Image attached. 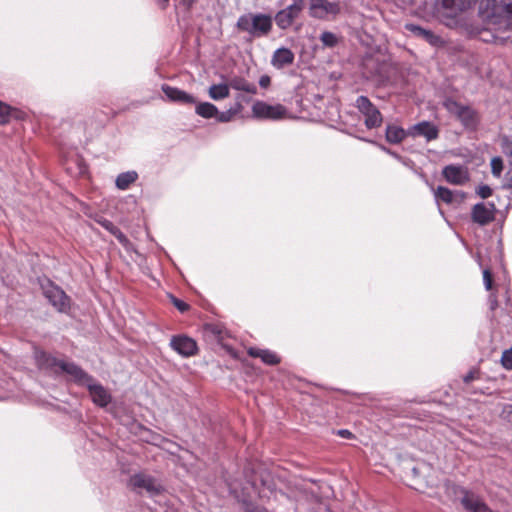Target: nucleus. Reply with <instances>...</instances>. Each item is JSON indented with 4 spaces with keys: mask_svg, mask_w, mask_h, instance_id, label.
Returning a JSON list of instances; mask_svg holds the SVG:
<instances>
[{
    "mask_svg": "<svg viewBox=\"0 0 512 512\" xmlns=\"http://www.w3.org/2000/svg\"><path fill=\"white\" fill-rule=\"evenodd\" d=\"M36 359L40 367H58L61 371L71 375L76 382L85 385L89 390L92 401L96 405L105 407L111 402L112 397L108 390L74 363L57 360L44 352H38Z\"/></svg>",
    "mask_w": 512,
    "mask_h": 512,
    "instance_id": "1",
    "label": "nucleus"
},
{
    "mask_svg": "<svg viewBox=\"0 0 512 512\" xmlns=\"http://www.w3.org/2000/svg\"><path fill=\"white\" fill-rule=\"evenodd\" d=\"M479 13L488 30H512V0H482Z\"/></svg>",
    "mask_w": 512,
    "mask_h": 512,
    "instance_id": "2",
    "label": "nucleus"
},
{
    "mask_svg": "<svg viewBox=\"0 0 512 512\" xmlns=\"http://www.w3.org/2000/svg\"><path fill=\"white\" fill-rule=\"evenodd\" d=\"M478 0H436L443 23L451 28L463 25V15L472 10Z\"/></svg>",
    "mask_w": 512,
    "mask_h": 512,
    "instance_id": "3",
    "label": "nucleus"
},
{
    "mask_svg": "<svg viewBox=\"0 0 512 512\" xmlns=\"http://www.w3.org/2000/svg\"><path fill=\"white\" fill-rule=\"evenodd\" d=\"M236 26L240 31L258 38L270 33L272 29V17L261 13H247L238 18Z\"/></svg>",
    "mask_w": 512,
    "mask_h": 512,
    "instance_id": "4",
    "label": "nucleus"
},
{
    "mask_svg": "<svg viewBox=\"0 0 512 512\" xmlns=\"http://www.w3.org/2000/svg\"><path fill=\"white\" fill-rule=\"evenodd\" d=\"M444 106L451 114L455 115L465 127L471 129L476 127L478 116L471 107L463 106L452 99L445 100Z\"/></svg>",
    "mask_w": 512,
    "mask_h": 512,
    "instance_id": "5",
    "label": "nucleus"
},
{
    "mask_svg": "<svg viewBox=\"0 0 512 512\" xmlns=\"http://www.w3.org/2000/svg\"><path fill=\"white\" fill-rule=\"evenodd\" d=\"M356 107L365 116V126L368 129L381 126L383 121L382 115L366 96H359L357 98Z\"/></svg>",
    "mask_w": 512,
    "mask_h": 512,
    "instance_id": "6",
    "label": "nucleus"
},
{
    "mask_svg": "<svg viewBox=\"0 0 512 512\" xmlns=\"http://www.w3.org/2000/svg\"><path fill=\"white\" fill-rule=\"evenodd\" d=\"M287 110L281 104L270 105L263 101H256L252 106V115L259 119L278 120L286 116Z\"/></svg>",
    "mask_w": 512,
    "mask_h": 512,
    "instance_id": "7",
    "label": "nucleus"
},
{
    "mask_svg": "<svg viewBox=\"0 0 512 512\" xmlns=\"http://www.w3.org/2000/svg\"><path fill=\"white\" fill-rule=\"evenodd\" d=\"M309 10L312 17L324 19L330 15H337L340 12V6L339 3L329 0H310Z\"/></svg>",
    "mask_w": 512,
    "mask_h": 512,
    "instance_id": "8",
    "label": "nucleus"
},
{
    "mask_svg": "<svg viewBox=\"0 0 512 512\" xmlns=\"http://www.w3.org/2000/svg\"><path fill=\"white\" fill-rule=\"evenodd\" d=\"M129 485L135 490H145L150 495L159 494L162 486L151 476L146 474H135L131 476Z\"/></svg>",
    "mask_w": 512,
    "mask_h": 512,
    "instance_id": "9",
    "label": "nucleus"
},
{
    "mask_svg": "<svg viewBox=\"0 0 512 512\" xmlns=\"http://www.w3.org/2000/svg\"><path fill=\"white\" fill-rule=\"evenodd\" d=\"M44 295L49 302L60 312H66L70 308V299L59 287L48 284L44 288Z\"/></svg>",
    "mask_w": 512,
    "mask_h": 512,
    "instance_id": "10",
    "label": "nucleus"
},
{
    "mask_svg": "<svg viewBox=\"0 0 512 512\" xmlns=\"http://www.w3.org/2000/svg\"><path fill=\"white\" fill-rule=\"evenodd\" d=\"M170 346L183 357L193 356L197 352L195 340L184 335L173 336L170 341Z\"/></svg>",
    "mask_w": 512,
    "mask_h": 512,
    "instance_id": "11",
    "label": "nucleus"
},
{
    "mask_svg": "<svg viewBox=\"0 0 512 512\" xmlns=\"http://www.w3.org/2000/svg\"><path fill=\"white\" fill-rule=\"evenodd\" d=\"M472 220L481 225H487L492 222L495 217V206L489 203L475 204L471 212Z\"/></svg>",
    "mask_w": 512,
    "mask_h": 512,
    "instance_id": "12",
    "label": "nucleus"
},
{
    "mask_svg": "<svg viewBox=\"0 0 512 512\" xmlns=\"http://www.w3.org/2000/svg\"><path fill=\"white\" fill-rule=\"evenodd\" d=\"M408 135L412 137L423 136L427 141L435 140L438 138V128L428 121H422L411 126L408 129Z\"/></svg>",
    "mask_w": 512,
    "mask_h": 512,
    "instance_id": "13",
    "label": "nucleus"
},
{
    "mask_svg": "<svg viewBox=\"0 0 512 512\" xmlns=\"http://www.w3.org/2000/svg\"><path fill=\"white\" fill-rule=\"evenodd\" d=\"M301 12L299 7L289 5L276 13L275 22L280 29H288Z\"/></svg>",
    "mask_w": 512,
    "mask_h": 512,
    "instance_id": "14",
    "label": "nucleus"
},
{
    "mask_svg": "<svg viewBox=\"0 0 512 512\" xmlns=\"http://www.w3.org/2000/svg\"><path fill=\"white\" fill-rule=\"evenodd\" d=\"M162 91L164 92V94L170 101L177 102L180 104H195L196 103V99L194 96H192L191 94H189L179 88L171 87L169 85H163Z\"/></svg>",
    "mask_w": 512,
    "mask_h": 512,
    "instance_id": "15",
    "label": "nucleus"
},
{
    "mask_svg": "<svg viewBox=\"0 0 512 512\" xmlns=\"http://www.w3.org/2000/svg\"><path fill=\"white\" fill-rule=\"evenodd\" d=\"M444 178L455 185H461L468 180L467 170L462 166L448 165L443 169Z\"/></svg>",
    "mask_w": 512,
    "mask_h": 512,
    "instance_id": "16",
    "label": "nucleus"
},
{
    "mask_svg": "<svg viewBox=\"0 0 512 512\" xmlns=\"http://www.w3.org/2000/svg\"><path fill=\"white\" fill-rule=\"evenodd\" d=\"M406 29L412 32L415 36L424 39L432 46H441L444 42L442 38L434 34L431 30L424 29L415 24H407Z\"/></svg>",
    "mask_w": 512,
    "mask_h": 512,
    "instance_id": "17",
    "label": "nucleus"
},
{
    "mask_svg": "<svg viewBox=\"0 0 512 512\" xmlns=\"http://www.w3.org/2000/svg\"><path fill=\"white\" fill-rule=\"evenodd\" d=\"M294 61V54L288 48H279L277 49L273 56L271 63L277 69H282L285 66L292 64Z\"/></svg>",
    "mask_w": 512,
    "mask_h": 512,
    "instance_id": "18",
    "label": "nucleus"
},
{
    "mask_svg": "<svg viewBox=\"0 0 512 512\" xmlns=\"http://www.w3.org/2000/svg\"><path fill=\"white\" fill-rule=\"evenodd\" d=\"M434 195L437 201L441 200L447 204L453 202H462L465 197L464 193L460 191H451L450 189L442 186H439L435 190Z\"/></svg>",
    "mask_w": 512,
    "mask_h": 512,
    "instance_id": "19",
    "label": "nucleus"
},
{
    "mask_svg": "<svg viewBox=\"0 0 512 512\" xmlns=\"http://www.w3.org/2000/svg\"><path fill=\"white\" fill-rule=\"evenodd\" d=\"M229 88H232L237 91H244L249 94H256L257 87L254 83L248 82L246 79L242 77H233L229 80Z\"/></svg>",
    "mask_w": 512,
    "mask_h": 512,
    "instance_id": "20",
    "label": "nucleus"
},
{
    "mask_svg": "<svg viewBox=\"0 0 512 512\" xmlns=\"http://www.w3.org/2000/svg\"><path fill=\"white\" fill-rule=\"evenodd\" d=\"M248 353L252 357L261 358V360L264 363L269 364V365H275V364L279 363V361H280L278 356L269 350L250 348L248 350Z\"/></svg>",
    "mask_w": 512,
    "mask_h": 512,
    "instance_id": "21",
    "label": "nucleus"
},
{
    "mask_svg": "<svg viewBox=\"0 0 512 512\" xmlns=\"http://www.w3.org/2000/svg\"><path fill=\"white\" fill-rule=\"evenodd\" d=\"M406 136H409L408 130L405 131L401 127L395 125H388L386 128V140L390 143H400Z\"/></svg>",
    "mask_w": 512,
    "mask_h": 512,
    "instance_id": "22",
    "label": "nucleus"
},
{
    "mask_svg": "<svg viewBox=\"0 0 512 512\" xmlns=\"http://www.w3.org/2000/svg\"><path fill=\"white\" fill-rule=\"evenodd\" d=\"M230 88L229 84H214L209 87L208 95L213 100H222L229 96Z\"/></svg>",
    "mask_w": 512,
    "mask_h": 512,
    "instance_id": "23",
    "label": "nucleus"
},
{
    "mask_svg": "<svg viewBox=\"0 0 512 512\" xmlns=\"http://www.w3.org/2000/svg\"><path fill=\"white\" fill-rule=\"evenodd\" d=\"M196 114L199 116L209 119V118H216V115H218V109L217 107L209 102H202L196 105L195 108Z\"/></svg>",
    "mask_w": 512,
    "mask_h": 512,
    "instance_id": "24",
    "label": "nucleus"
},
{
    "mask_svg": "<svg viewBox=\"0 0 512 512\" xmlns=\"http://www.w3.org/2000/svg\"><path fill=\"white\" fill-rule=\"evenodd\" d=\"M137 177L138 175L135 171L121 173L116 179V186L121 190H125L136 181Z\"/></svg>",
    "mask_w": 512,
    "mask_h": 512,
    "instance_id": "25",
    "label": "nucleus"
},
{
    "mask_svg": "<svg viewBox=\"0 0 512 512\" xmlns=\"http://www.w3.org/2000/svg\"><path fill=\"white\" fill-rule=\"evenodd\" d=\"M12 109L0 101V124H6L11 117Z\"/></svg>",
    "mask_w": 512,
    "mask_h": 512,
    "instance_id": "26",
    "label": "nucleus"
},
{
    "mask_svg": "<svg viewBox=\"0 0 512 512\" xmlns=\"http://www.w3.org/2000/svg\"><path fill=\"white\" fill-rule=\"evenodd\" d=\"M320 40L327 47H334L338 41L336 35L331 32H323L321 34Z\"/></svg>",
    "mask_w": 512,
    "mask_h": 512,
    "instance_id": "27",
    "label": "nucleus"
},
{
    "mask_svg": "<svg viewBox=\"0 0 512 512\" xmlns=\"http://www.w3.org/2000/svg\"><path fill=\"white\" fill-rule=\"evenodd\" d=\"M492 174L496 177H500L503 170V161L500 157H494L491 160Z\"/></svg>",
    "mask_w": 512,
    "mask_h": 512,
    "instance_id": "28",
    "label": "nucleus"
},
{
    "mask_svg": "<svg viewBox=\"0 0 512 512\" xmlns=\"http://www.w3.org/2000/svg\"><path fill=\"white\" fill-rule=\"evenodd\" d=\"M112 235H114L116 237V239L125 247V248H129L130 246V241L128 240V238L120 231L119 228L115 227L112 232H111Z\"/></svg>",
    "mask_w": 512,
    "mask_h": 512,
    "instance_id": "29",
    "label": "nucleus"
},
{
    "mask_svg": "<svg viewBox=\"0 0 512 512\" xmlns=\"http://www.w3.org/2000/svg\"><path fill=\"white\" fill-rule=\"evenodd\" d=\"M501 363L504 368L512 369V348L503 352Z\"/></svg>",
    "mask_w": 512,
    "mask_h": 512,
    "instance_id": "30",
    "label": "nucleus"
},
{
    "mask_svg": "<svg viewBox=\"0 0 512 512\" xmlns=\"http://www.w3.org/2000/svg\"><path fill=\"white\" fill-rule=\"evenodd\" d=\"M234 116L235 115L233 114V111H231V109L229 108L227 111H224V112L218 111V115H216V119L219 122L227 123V122H230L234 118Z\"/></svg>",
    "mask_w": 512,
    "mask_h": 512,
    "instance_id": "31",
    "label": "nucleus"
},
{
    "mask_svg": "<svg viewBox=\"0 0 512 512\" xmlns=\"http://www.w3.org/2000/svg\"><path fill=\"white\" fill-rule=\"evenodd\" d=\"M478 379H480V371L476 368H473L463 377V382L465 384H469L472 381Z\"/></svg>",
    "mask_w": 512,
    "mask_h": 512,
    "instance_id": "32",
    "label": "nucleus"
},
{
    "mask_svg": "<svg viewBox=\"0 0 512 512\" xmlns=\"http://www.w3.org/2000/svg\"><path fill=\"white\" fill-rule=\"evenodd\" d=\"M245 512H268L266 509L253 505L246 500L242 501Z\"/></svg>",
    "mask_w": 512,
    "mask_h": 512,
    "instance_id": "33",
    "label": "nucleus"
},
{
    "mask_svg": "<svg viewBox=\"0 0 512 512\" xmlns=\"http://www.w3.org/2000/svg\"><path fill=\"white\" fill-rule=\"evenodd\" d=\"M509 168L505 174V181H506V184L512 188V149H511V153L509 155Z\"/></svg>",
    "mask_w": 512,
    "mask_h": 512,
    "instance_id": "34",
    "label": "nucleus"
},
{
    "mask_svg": "<svg viewBox=\"0 0 512 512\" xmlns=\"http://www.w3.org/2000/svg\"><path fill=\"white\" fill-rule=\"evenodd\" d=\"M172 303L180 311L185 312L189 309V305L173 296H171Z\"/></svg>",
    "mask_w": 512,
    "mask_h": 512,
    "instance_id": "35",
    "label": "nucleus"
},
{
    "mask_svg": "<svg viewBox=\"0 0 512 512\" xmlns=\"http://www.w3.org/2000/svg\"><path fill=\"white\" fill-rule=\"evenodd\" d=\"M477 193L479 194V196L485 199L492 195V190L489 186L483 185L478 188Z\"/></svg>",
    "mask_w": 512,
    "mask_h": 512,
    "instance_id": "36",
    "label": "nucleus"
},
{
    "mask_svg": "<svg viewBox=\"0 0 512 512\" xmlns=\"http://www.w3.org/2000/svg\"><path fill=\"white\" fill-rule=\"evenodd\" d=\"M483 281H484L485 288L487 290H490L492 288V275L489 270L483 271Z\"/></svg>",
    "mask_w": 512,
    "mask_h": 512,
    "instance_id": "37",
    "label": "nucleus"
},
{
    "mask_svg": "<svg viewBox=\"0 0 512 512\" xmlns=\"http://www.w3.org/2000/svg\"><path fill=\"white\" fill-rule=\"evenodd\" d=\"M98 223L104 227L106 230H108L110 233L112 232V230L116 227L111 221L107 220V219H104V218H100L99 220H97Z\"/></svg>",
    "mask_w": 512,
    "mask_h": 512,
    "instance_id": "38",
    "label": "nucleus"
},
{
    "mask_svg": "<svg viewBox=\"0 0 512 512\" xmlns=\"http://www.w3.org/2000/svg\"><path fill=\"white\" fill-rule=\"evenodd\" d=\"M502 416L512 422V405H506L504 406L503 410H502Z\"/></svg>",
    "mask_w": 512,
    "mask_h": 512,
    "instance_id": "39",
    "label": "nucleus"
},
{
    "mask_svg": "<svg viewBox=\"0 0 512 512\" xmlns=\"http://www.w3.org/2000/svg\"><path fill=\"white\" fill-rule=\"evenodd\" d=\"M194 3V0H178V5L182 6L185 10H189Z\"/></svg>",
    "mask_w": 512,
    "mask_h": 512,
    "instance_id": "40",
    "label": "nucleus"
},
{
    "mask_svg": "<svg viewBox=\"0 0 512 512\" xmlns=\"http://www.w3.org/2000/svg\"><path fill=\"white\" fill-rule=\"evenodd\" d=\"M231 111H233V114L236 116L243 110V105L240 101H237L232 107H230Z\"/></svg>",
    "mask_w": 512,
    "mask_h": 512,
    "instance_id": "41",
    "label": "nucleus"
},
{
    "mask_svg": "<svg viewBox=\"0 0 512 512\" xmlns=\"http://www.w3.org/2000/svg\"><path fill=\"white\" fill-rule=\"evenodd\" d=\"M259 85L263 88H266L270 85V78L267 75H264L259 80Z\"/></svg>",
    "mask_w": 512,
    "mask_h": 512,
    "instance_id": "42",
    "label": "nucleus"
},
{
    "mask_svg": "<svg viewBox=\"0 0 512 512\" xmlns=\"http://www.w3.org/2000/svg\"><path fill=\"white\" fill-rule=\"evenodd\" d=\"M292 1H293V3L291 4V6H297V7H299V10H301V11L303 10L305 0H292Z\"/></svg>",
    "mask_w": 512,
    "mask_h": 512,
    "instance_id": "43",
    "label": "nucleus"
},
{
    "mask_svg": "<svg viewBox=\"0 0 512 512\" xmlns=\"http://www.w3.org/2000/svg\"><path fill=\"white\" fill-rule=\"evenodd\" d=\"M338 434L345 438H350L352 436V433L349 430H339Z\"/></svg>",
    "mask_w": 512,
    "mask_h": 512,
    "instance_id": "44",
    "label": "nucleus"
},
{
    "mask_svg": "<svg viewBox=\"0 0 512 512\" xmlns=\"http://www.w3.org/2000/svg\"><path fill=\"white\" fill-rule=\"evenodd\" d=\"M86 173V166L83 164H79L78 166V172L76 174L78 175H84Z\"/></svg>",
    "mask_w": 512,
    "mask_h": 512,
    "instance_id": "45",
    "label": "nucleus"
},
{
    "mask_svg": "<svg viewBox=\"0 0 512 512\" xmlns=\"http://www.w3.org/2000/svg\"><path fill=\"white\" fill-rule=\"evenodd\" d=\"M159 4H161L163 7H165L168 4L169 0H157Z\"/></svg>",
    "mask_w": 512,
    "mask_h": 512,
    "instance_id": "46",
    "label": "nucleus"
},
{
    "mask_svg": "<svg viewBox=\"0 0 512 512\" xmlns=\"http://www.w3.org/2000/svg\"><path fill=\"white\" fill-rule=\"evenodd\" d=\"M67 170L72 173V168L71 167H68Z\"/></svg>",
    "mask_w": 512,
    "mask_h": 512,
    "instance_id": "47",
    "label": "nucleus"
}]
</instances>
